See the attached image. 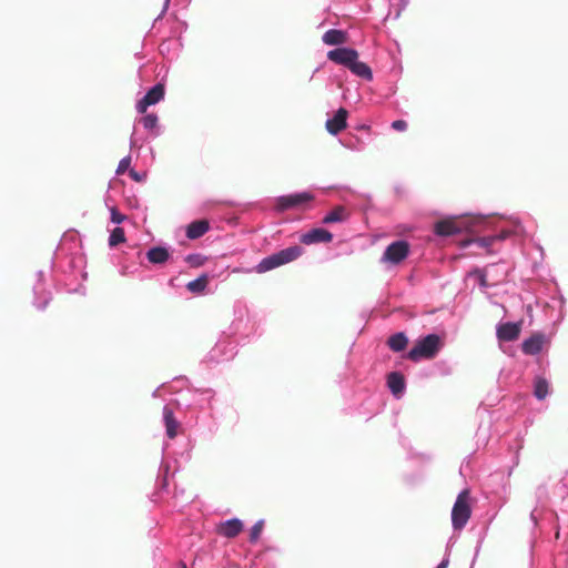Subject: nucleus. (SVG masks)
<instances>
[{
  "label": "nucleus",
  "mask_w": 568,
  "mask_h": 568,
  "mask_svg": "<svg viewBox=\"0 0 568 568\" xmlns=\"http://www.w3.org/2000/svg\"><path fill=\"white\" fill-rule=\"evenodd\" d=\"M130 163H131V158L130 156L123 158L119 162V165H118V169H116V174H119V175L123 174L129 169Z\"/></svg>",
  "instance_id": "cd10ccee"
},
{
  "label": "nucleus",
  "mask_w": 568,
  "mask_h": 568,
  "mask_svg": "<svg viewBox=\"0 0 568 568\" xmlns=\"http://www.w3.org/2000/svg\"><path fill=\"white\" fill-rule=\"evenodd\" d=\"M313 200V195L308 192H302L296 194H290L280 196L276 199V210L278 212H284L292 207H297L304 203H307Z\"/></svg>",
  "instance_id": "39448f33"
},
{
  "label": "nucleus",
  "mask_w": 568,
  "mask_h": 568,
  "mask_svg": "<svg viewBox=\"0 0 568 568\" xmlns=\"http://www.w3.org/2000/svg\"><path fill=\"white\" fill-rule=\"evenodd\" d=\"M491 241H493V239H483V242H484L485 244H489Z\"/></svg>",
  "instance_id": "72a5a7b5"
},
{
  "label": "nucleus",
  "mask_w": 568,
  "mask_h": 568,
  "mask_svg": "<svg viewBox=\"0 0 568 568\" xmlns=\"http://www.w3.org/2000/svg\"><path fill=\"white\" fill-rule=\"evenodd\" d=\"M349 213L345 206H335L329 213L323 217L324 224L341 223L348 219Z\"/></svg>",
  "instance_id": "f3484780"
},
{
  "label": "nucleus",
  "mask_w": 568,
  "mask_h": 568,
  "mask_svg": "<svg viewBox=\"0 0 568 568\" xmlns=\"http://www.w3.org/2000/svg\"><path fill=\"white\" fill-rule=\"evenodd\" d=\"M180 568H187L184 562H181Z\"/></svg>",
  "instance_id": "f704fd0d"
},
{
  "label": "nucleus",
  "mask_w": 568,
  "mask_h": 568,
  "mask_svg": "<svg viewBox=\"0 0 568 568\" xmlns=\"http://www.w3.org/2000/svg\"><path fill=\"white\" fill-rule=\"evenodd\" d=\"M185 261L194 267L201 266L204 262V258L199 254H190L186 256Z\"/></svg>",
  "instance_id": "bb28decb"
},
{
  "label": "nucleus",
  "mask_w": 568,
  "mask_h": 568,
  "mask_svg": "<svg viewBox=\"0 0 568 568\" xmlns=\"http://www.w3.org/2000/svg\"><path fill=\"white\" fill-rule=\"evenodd\" d=\"M392 128L396 131H405L407 129V122L404 120H396L392 123Z\"/></svg>",
  "instance_id": "7c9ffc66"
},
{
  "label": "nucleus",
  "mask_w": 568,
  "mask_h": 568,
  "mask_svg": "<svg viewBox=\"0 0 568 568\" xmlns=\"http://www.w3.org/2000/svg\"><path fill=\"white\" fill-rule=\"evenodd\" d=\"M347 39V33L337 29H331L322 37L323 42L327 45H341L346 43Z\"/></svg>",
  "instance_id": "2eb2a0df"
},
{
  "label": "nucleus",
  "mask_w": 568,
  "mask_h": 568,
  "mask_svg": "<svg viewBox=\"0 0 568 568\" xmlns=\"http://www.w3.org/2000/svg\"><path fill=\"white\" fill-rule=\"evenodd\" d=\"M475 274L478 276L479 278V283L483 287H487L489 286L488 282H487V275H486V272L483 271V270H477L475 272Z\"/></svg>",
  "instance_id": "c756f323"
},
{
  "label": "nucleus",
  "mask_w": 568,
  "mask_h": 568,
  "mask_svg": "<svg viewBox=\"0 0 568 568\" xmlns=\"http://www.w3.org/2000/svg\"><path fill=\"white\" fill-rule=\"evenodd\" d=\"M244 528L243 523L237 518H232L226 521L220 523L216 526V532L225 538H234L242 532Z\"/></svg>",
  "instance_id": "1a4fd4ad"
},
{
  "label": "nucleus",
  "mask_w": 568,
  "mask_h": 568,
  "mask_svg": "<svg viewBox=\"0 0 568 568\" xmlns=\"http://www.w3.org/2000/svg\"><path fill=\"white\" fill-rule=\"evenodd\" d=\"M146 257L152 264H163L169 260L170 253L165 247L155 246L148 251Z\"/></svg>",
  "instance_id": "6ab92c4d"
},
{
  "label": "nucleus",
  "mask_w": 568,
  "mask_h": 568,
  "mask_svg": "<svg viewBox=\"0 0 568 568\" xmlns=\"http://www.w3.org/2000/svg\"><path fill=\"white\" fill-rule=\"evenodd\" d=\"M207 283H209V277H207V275L203 274L200 277H197L196 280L189 282L186 284V287L192 293H202L206 288Z\"/></svg>",
  "instance_id": "5701e85b"
},
{
  "label": "nucleus",
  "mask_w": 568,
  "mask_h": 568,
  "mask_svg": "<svg viewBox=\"0 0 568 568\" xmlns=\"http://www.w3.org/2000/svg\"><path fill=\"white\" fill-rule=\"evenodd\" d=\"M303 248L298 245L290 246L270 256L264 257L255 267L257 273H265L298 258Z\"/></svg>",
  "instance_id": "f257e3e1"
},
{
  "label": "nucleus",
  "mask_w": 568,
  "mask_h": 568,
  "mask_svg": "<svg viewBox=\"0 0 568 568\" xmlns=\"http://www.w3.org/2000/svg\"><path fill=\"white\" fill-rule=\"evenodd\" d=\"M387 386L394 395H399L405 389V378L399 372H392L387 375Z\"/></svg>",
  "instance_id": "a211bd4d"
},
{
  "label": "nucleus",
  "mask_w": 568,
  "mask_h": 568,
  "mask_svg": "<svg viewBox=\"0 0 568 568\" xmlns=\"http://www.w3.org/2000/svg\"><path fill=\"white\" fill-rule=\"evenodd\" d=\"M409 253V244L406 241H395L390 243L384 254L382 260L384 262H388L390 264H399L403 262Z\"/></svg>",
  "instance_id": "20e7f679"
},
{
  "label": "nucleus",
  "mask_w": 568,
  "mask_h": 568,
  "mask_svg": "<svg viewBox=\"0 0 568 568\" xmlns=\"http://www.w3.org/2000/svg\"><path fill=\"white\" fill-rule=\"evenodd\" d=\"M165 89L162 83L155 84L146 94L136 103V111L144 114L150 105L156 104L164 98Z\"/></svg>",
  "instance_id": "423d86ee"
},
{
  "label": "nucleus",
  "mask_w": 568,
  "mask_h": 568,
  "mask_svg": "<svg viewBox=\"0 0 568 568\" xmlns=\"http://www.w3.org/2000/svg\"><path fill=\"white\" fill-rule=\"evenodd\" d=\"M210 229L206 220H197L189 224L186 229V236L190 240H195L203 236Z\"/></svg>",
  "instance_id": "dca6fc26"
},
{
  "label": "nucleus",
  "mask_w": 568,
  "mask_h": 568,
  "mask_svg": "<svg viewBox=\"0 0 568 568\" xmlns=\"http://www.w3.org/2000/svg\"><path fill=\"white\" fill-rule=\"evenodd\" d=\"M347 110L344 108H339L336 114L332 119H328L326 121V130L333 135H336L339 132H342L347 126Z\"/></svg>",
  "instance_id": "9d476101"
},
{
  "label": "nucleus",
  "mask_w": 568,
  "mask_h": 568,
  "mask_svg": "<svg viewBox=\"0 0 568 568\" xmlns=\"http://www.w3.org/2000/svg\"><path fill=\"white\" fill-rule=\"evenodd\" d=\"M448 560H443L436 568H447Z\"/></svg>",
  "instance_id": "2f4dec72"
},
{
  "label": "nucleus",
  "mask_w": 568,
  "mask_h": 568,
  "mask_svg": "<svg viewBox=\"0 0 568 568\" xmlns=\"http://www.w3.org/2000/svg\"><path fill=\"white\" fill-rule=\"evenodd\" d=\"M521 331V322L518 323H504L497 328V337L504 342L516 341Z\"/></svg>",
  "instance_id": "f8f14e48"
},
{
  "label": "nucleus",
  "mask_w": 568,
  "mask_h": 568,
  "mask_svg": "<svg viewBox=\"0 0 568 568\" xmlns=\"http://www.w3.org/2000/svg\"><path fill=\"white\" fill-rule=\"evenodd\" d=\"M163 419L165 424L166 436L171 439L175 438L179 434L180 422L175 418L174 413L170 406L163 408Z\"/></svg>",
  "instance_id": "ddd939ff"
},
{
  "label": "nucleus",
  "mask_w": 568,
  "mask_h": 568,
  "mask_svg": "<svg viewBox=\"0 0 568 568\" xmlns=\"http://www.w3.org/2000/svg\"><path fill=\"white\" fill-rule=\"evenodd\" d=\"M442 346L440 337L436 334H429L416 342L415 346L408 352L407 358L413 362H418L422 358H433Z\"/></svg>",
  "instance_id": "f03ea898"
},
{
  "label": "nucleus",
  "mask_w": 568,
  "mask_h": 568,
  "mask_svg": "<svg viewBox=\"0 0 568 568\" xmlns=\"http://www.w3.org/2000/svg\"><path fill=\"white\" fill-rule=\"evenodd\" d=\"M130 175H131L134 180L139 181V176H138V174H136V172H135V171H133V170H132V171L130 172Z\"/></svg>",
  "instance_id": "473e14b6"
},
{
  "label": "nucleus",
  "mask_w": 568,
  "mask_h": 568,
  "mask_svg": "<svg viewBox=\"0 0 568 568\" xmlns=\"http://www.w3.org/2000/svg\"><path fill=\"white\" fill-rule=\"evenodd\" d=\"M464 222L459 219H446L435 224V232L440 236H449L460 233L464 230Z\"/></svg>",
  "instance_id": "6e6552de"
},
{
  "label": "nucleus",
  "mask_w": 568,
  "mask_h": 568,
  "mask_svg": "<svg viewBox=\"0 0 568 568\" xmlns=\"http://www.w3.org/2000/svg\"><path fill=\"white\" fill-rule=\"evenodd\" d=\"M333 234L325 229H313L301 236L303 244L310 245L314 243H329Z\"/></svg>",
  "instance_id": "9b49d317"
},
{
  "label": "nucleus",
  "mask_w": 568,
  "mask_h": 568,
  "mask_svg": "<svg viewBox=\"0 0 568 568\" xmlns=\"http://www.w3.org/2000/svg\"><path fill=\"white\" fill-rule=\"evenodd\" d=\"M549 389V384L546 378L537 377L534 383V395L542 400L547 397Z\"/></svg>",
  "instance_id": "4be33fe9"
},
{
  "label": "nucleus",
  "mask_w": 568,
  "mask_h": 568,
  "mask_svg": "<svg viewBox=\"0 0 568 568\" xmlns=\"http://www.w3.org/2000/svg\"><path fill=\"white\" fill-rule=\"evenodd\" d=\"M126 216L122 213H120L116 209H111V221L113 223L120 224L122 223Z\"/></svg>",
  "instance_id": "c85d7f7f"
},
{
  "label": "nucleus",
  "mask_w": 568,
  "mask_h": 568,
  "mask_svg": "<svg viewBox=\"0 0 568 568\" xmlns=\"http://www.w3.org/2000/svg\"><path fill=\"white\" fill-rule=\"evenodd\" d=\"M125 233H124V230L120 226L115 227L111 234H110V237H109V245L111 247L113 246H116L121 243H124L125 242Z\"/></svg>",
  "instance_id": "b1692460"
},
{
  "label": "nucleus",
  "mask_w": 568,
  "mask_h": 568,
  "mask_svg": "<svg viewBox=\"0 0 568 568\" xmlns=\"http://www.w3.org/2000/svg\"><path fill=\"white\" fill-rule=\"evenodd\" d=\"M355 58H358V52L351 48H336L327 52V59L329 61L344 65L348 69Z\"/></svg>",
  "instance_id": "0eeeda50"
},
{
  "label": "nucleus",
  "mask_w": 568,
  "mask_h": 568,
  "mask_svg": "<svg viewBox=\"0 0 568 568\" xmlns=\"http://www.w3.org/2000/svg\"><path fill=\"white\" fill-rule=\"evenodd\" d=\"M263 528H264L263 520H258L257 523H255L253 525V527L251 528V531H250V541L251 542H256L260 539Z\"/></svg>",
  "instance_id": "393cba45"
},
{
  "label": "nucleus",
  "mask_w": 568,
  "mask_h": 568,
  "mask_svg": "<svg viewBox=\"0 0 568 568\" xmlns=\"http://www.w3.org/2000/svg\"><path fill=\"white\" fill-rule=\"evenodd\" d=\"M141 123L144 129L153 130L158 126V116L154 113L146 114L141 119Z\"/></svg>",
  "instance_id": "a878e982"
},
{
  "label": "nucleus",
  "mask_w": 568,
  "mask_h": 568,
  "mask_svg": "<svg viewBox=\"0 0 568 568\" xmlns=\"http://www.w3.org/2000/svg\"><path fill=\"white\" fill-rule=\"evenodd\" d=\"M387 345L393 352H402L408 345V338L404 333H396L387 339Z\"/></svg>",
  "instance_id": "aec40b11"
},
{
  "label": "nucleus",
  "mask_w": 568,
  "mask_h": 568,
  "mask_svg": "<svg viewBox=\"0 0 568 568\" xmlns=\"http://www.w3.org/2000/svg\"><path fill=\"white\" fill-rule=\"evenodd\" d=\"M349 70L357 77H361L365 80L369 81L373 79L371 68L366 63L358 61V58L354 59V62L349 65Z\"/></svg>",
  "instance_id": "412c9836"
},
{
  "label": "nucleus",
  "mask_w": 568,
  "mask_h": 568,
  "mask_svg": "<svg viewBox=\"0 0 568 568\" xmlns=\"http://www.w3.org/2000/svg\"><path fill=\"white\" fill-rule=\"evenodd\" d=\"M471 515L469 505V490L464 489L456 498L452 510V524L455 529H462L467 524Z\"/></svg>",
  "instance_id": "7ed1b4c3"
},
{
  "label": "nucleus",
  "mask_w": 568,
  "mask_h": 568,
  "mask_svg": "<svg viewBox=\"0 0 568 568\" xmlns=\"http://www.w3.org/2000/svg\"><path fill=\"white\" fill-rule=\"evenodd\" d=\"M544 343L545 335L536 333L523 342L521 349L527 355H536L542 349Z\"/></svg>",
  "instance_id": "4468645a"
}]
</instances>
